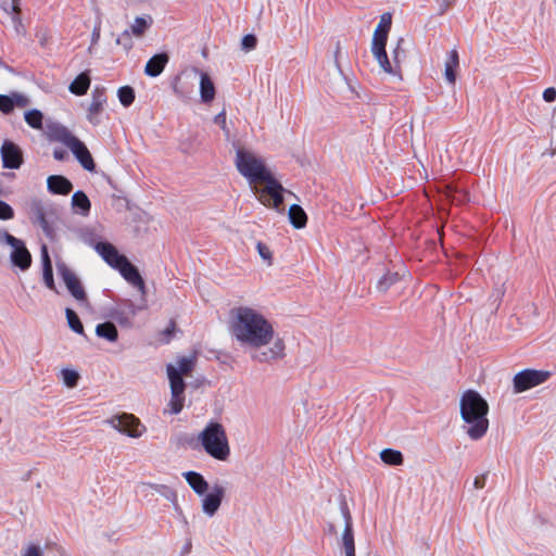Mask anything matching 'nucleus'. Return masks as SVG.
<instances>
[{"mask_svg": "<svg viewBox=\"0 0 556 556\" xmlns=\"http://www.w3.org/2000/svg\"><path fill=\"white\" fill-rule=\"evenodd\" d=\"M230 333L260 364H271L286 356V342L274 324L258 309L239 306L232 311Z\"/></svg>", "mask_w": 556, "mask_h": 556, "instance_id": "obj_1", "label": "nucleus"}, {"mask_svg": "<svg viewBox=\"0 0 556 556\" xmlns=\"http://www.w3.org/2000/svg\"><path fill=\"white\" fill-rule=\"evenodd\" d=\"M463 430L471 440H479L489 429V404L475 390L465 391L459 400Z\"/></svg>", "mask_w": 556, "mask_h": 556, "instance_id": "obj_2", "label": "nucleus"}, {"mask_svg": "<svg viewBox=\"0 0 556 556\" xmlns=\"http://www.w3.org/2000/svg\"><path fill=\"white\" fill-rule=\"evenodd\" d=\"M194 366V357H178L175 364H168L166 367L169 380L170 399L167 403L164 414L177 415L185 406V389L186 383L184 376H189Z\"/></svg>", "mask_w": 556, "mask_h": 556, "instance_id": "obj_3", "label": "nucleus"}, {"mask_svg": "<svg viewBox=\"0 0 556 556\" xmlns=\"http://www.w3.org/2000/svg\"><path fill=\"white\" fill-rule=\"evenodd\" d=\"M204 452L212 458L219 462H227L231 450L224 426L216 421L208 422L198 434Z\"/></svg>", "mask_w": 556, "mask_h": 556, "instance_id": "obj_4", "label": "nucleus"}, {"mask_svg": "<svg viewBox=\"0 0 556 556\" xmlns=\"http://www.w3.org/2000/svg\"><path fill=\"white\" fill-rule=\"evenodd\" d=\"M235 151V166L239 174L247 179L249 186H254L255 182L265 178L271 172L265 160L256 152L242 146H236Z\"/></svg>", "mask_w": 556, "mask_h": 556, "instance_id": "obj_5", "label": "nucleus"}, {"mask_svg": "<svg viewBox=\"0 0 556 556\" xmlns=\"http://www.w3.org/2000/svg\"><path fill=\"white\" fill-rule=\"evenodd\" d=\"M250 188L263 205L277 211L283 210L285 189L271 172L268 173L265 178L255 182L254 186H250Z\"/></svg>", "mask_w": 556, "mask_h": 556, "instance_id": "obj_6", "label": "nucleus"}, {"mask_svg": "<svg viewBox=\"0 0 556 556\" xmlns=\"http://www.w3.org/2000/svg\"><path fill=\"white\" fill-rule=\"evenodd\" d=\"M105 422L116 431L134 439L142 437L147 430L140 419L129 413L114 415L106 419Z\"/></svg>", "mask_w": 556, "mask_h": 556, "instance_id": "obj_7", "label": "nucleus"}, {"mask_svg": "<svg viewBox=\"0 0 556 556\" xmlns=\"http://www.w3.org/2000/svg\"><path fill=\"white\" fill-rule=\"evenodd\" d=\"M551 377L547 370L523 369L517 372L513 378L514 393H522L534 387L544 383Z\"/></svg>", "mask_w": 556, "mask_h": 556, "instance_id": "obj_8", "label": "nucleus"}, {"mask_svg": "<svg viewBox=\"0 0 556 556\" xmlns=\"http://www.w3.org/2000/svg\"><path fill=\"white\" fill-rule=\"evenodd\" d=\"M392 24V15L386 12L380 16V21L374 31L370 51L375 59L386 62V45Z\"/></svg>", "mask_w": 556, "mask_h": 556, "instance_id": "obj_9", "label": "nucleus"}, {"mask_svg": "<svg viewBox=\"0 0 556 556\" xmlns=\"http://www.w3.org/2000/svg\"><path fill=\"white\" fill-rule=\"evenodd\" d=\"M0 241L5 242L11 247L10 258L13 265L17 266L22 270L29 268L31 264V255L22 240L15 238L9 232H2L0 233Z\"/></svg>", "mask_w": 556, "mask_h": 556, "instance_id": "obj_10", "label": "nucleus"}, {"mask_svg": "<svg viewBox=\"0 0 556 556\" xmlns=\"http://www.w3.org/2000/svg\"><path fill=\"white\" fill-rule=\"evenodd\" d=\"M56 269L72 296L88 307L87 294L77 275L64 262H56Z\"/></svg>", "mask_w": 556, "mask_h": 556, "instance_id": "obj_11", "label": "nucleus"}, {"mask_svg": "<svg viewBox=\"0 0 556 556\" xmlns=\"http://www.w3.org/2000/svg\"><path fill=\"white\" fill-rule=\"evenodd\" d=\"M403 39L397 41L396 47L392 51V61L389 60L388 54L386 53V62L379 59H375L381 71L388 75L396 76L399 79H402V70L401 64L406 58L405 50L402 48Z\"/></svg>", "mask_w": 556, "mask_h": 556, "instance_id": "obj_12", "label": "nucleus"}, {"mask_svg": "<svg viewBox=\"0 0 556 556\" xmlns=\"http://www.w3.org/2000/svg\"><path fill=\"white\" fill-rule=\"evenodd\" d=\"M225 496V488L220 484H214L201 496V508L205 516L213 517L219 509Z\"/></svg>", "mask_w": 556, "mask_h": 556, "instance_id": "obj_13", "label": "nucleus"}, {"mask_svg": "<svg viewBox=\"0 0 556 556\" xmlns=\"http://www.w3.org/2000/svg\"><path fill=\"white\" fill-rule=\"evenodd\" d=\"M28 215L33 224L38 225L47 236H52L53 228L48 219L47 210L40 200H31Z\"/></svg>", "mask_w": 556, "mask_h": 556, "instance_id": "obj_14", "label": "nucleus"}, {"mask_svg": "<svg viewBox=\"0 0 556 556\" xmlns=\"http://www.w3.org/2000/svg\"><path fill=\"white\" fill-rule=\"evenodd\" d=\"M344 529L340 535V541L345 556H355V542L353 532V520L346 507L342 508Z\"/></svg>", "mask_w": 556, "mask_h": 556, "instance_id": "obj_15", "label": "nucleus"}, {"mask_svg": "<svg viewBox=\"0 0 556 556\" xmlns=\"http://www.w3.org/2000/svg\"><path fill=\"white\" fill-rule=\"evenodd\" d=\"M106 103V96L102 90H94L92 92L91 102L87 109V119L93 126H98L101 122V115L104 111Z\"/></svg>", "mask_w": 556, "mask_h": 556, "instance_id": "obj_16", "label": "nucleus"}, {"mask_svg": "<svg viewBox=\"0 0 556 556\" xmlns=\"http://www.w3.org/2000/svg\"><path fill=\"white\" fill-rule=\"evenodd\" d=\"M3 167L16 169L23 163L21 149L11 141H4L1 147Z\"/></svg>", "mask_w": 556, "mask_h": 556, "instance_id": "obj_17", "label": "nucleus"}, {"mask_svg": "<svg viewBox=\"0 0 556 556\" xmlns=\"http://www.w3.org/2000/svg\"><path fill=\"white\" fill-rule=\"evenodd\" d=\"M94 250L100 254L105 263L114 269H117L122 263L127 260L126 256L119 254L117 249L109 242H98L94 245Z\"/></svg>", "mask_w": 556, "mask_h": 556, "instance_id": "obj_18", "label": "nucleus"}, {"mask_svg": "<svg viewBox=\"0 0 556 556\" xmlns=\"http://www.w3.org/2000/svg\"><path fill=\"white\" fill-rule=\"evenodd\" d=\"M117 270L125 280L136 287L140 292L144 293V281L138 269L128 260L124 261Z\"/></svg>", "mask_w": 556, "mask_h": 556, "instance_id": "obj_19", "label": "nucleus"}, {"mask_svg": "<svg viewBox=\"0 0 556 556\" xmlns=\"http://www.w3.org/2000/svg\"><path fill=\"white\" fill-rule=\"evenodd\" d=\"M117 270L125 280L136 287L140 292L144 293V281L138 269L128 260L124 261Z\"/></svg>", "mask_w": 556, "mask_h": 556, "instance_id": "obj_20", "label": "nucleus"}, {"mask_svg": "<svg viewBox=\"0 0 556 556\" xmlns=\"http://www.w3.org/2000/svg\"><path fill=\"white\" fill-rule=\"evenodd\" d=\"M49 138L53 141L63 143L68 149H72V147H74L79 140L70 129L62 125L51 127L49 130Z\"/></svg>", "mask_w": 556, "mask_h": 556, "instance_id": "obj_21", "label": "nucleus"}, {"mask_svg": "<svg viewBox=\"0 0 556 556\" xmlns=\"http://www.w3.org/2000/svg\"><path fill=\"white\" fill-rule=\"evenodd\" d=\"M194 74L200 77V96L201 100L205 103H210L215 98V86L207 73L202 72L198 68L192 70Z\"/></svg>", "mask_w": 556, "mask_h": 556, "instance_id": "obj_22", "label": "nucleus"}, {"mask_svg": "<svg viewBox=\"0 0 556 556\" xmlns=\"http://www.w3.org/2000/svg\"><path fill=\"white\" fill-rule=\"evenodd\" d=\"M182 477L186 479L192 491L199 496H203L210 490L208 482L197 471L190 470L182 472Z\"/></svg>", "mask_w": 556, "mask_h": 556, "instance_id": "obj_23", "label": "nucleus"}, {"mask_svg": "<svg viewBox=\"0 0 556 556\" xmlns=\"http://www.w3.org/2000/svg\"><path fill=\"white\" fill-rule=\"evenodd\" d=\"M73 154L75 155V157L77 159V161L80 163V165L88 172H94L96 169V164L93 162V159L89 152V150L87 149V147L85 146V143L80 140H78V142L72 147V149H70Z\"/></svg>", "mask_w": 556, "mask_h": 556, "instance_id": "obj_24", "label": "nucleus"}, {"mask_svg": "<svg viewBox=\"0 0 556 556\" xmlns=\"http://www.w3.org/2000/svg\"><path fill=\"white\" fill-rule=\"evenodd\" d=\"M47 187L51 193L54 194H68L72 189V182L61 175H51L47 179Z\"/></svg>", "mask_w": 556, "mask_h": 556, "instance_id": "obj_25", "label": "nucleus"}, {"mask_svg": "<svg viewBox=\"0 0 556 556\" xmlns=\"http://www.w3.org/2000/svg\"><path fill=\"white\" fill-rule=\"evenodd\" d=\"M153 23V18L150 15L138 16L131 23L129 29L123 33V37L134 35L135 37H141L150 28Z\"/></svg>", "mask_w": 556, "mask_h": 556, "instance_id": "obj_26", "label": "nucleus"}, {"mask_svg": "<svg viewBox=\"0 0 556 556\" xmlns=\"http://www.w3.org/2000/svg\"><path fill=\"white\" fill-rule=\"evenodd\" d=\"M168 62V55L166 53H159L153 55L146 64L144 73L150 77L159 76L165 65Z\"/></svg>", "mask_w": 556, "mask_h": 556, "instance_id": "obj_27", "label": "nucleus"}, {"mask_svg": "<svg viewBox=\"0 0 556 556\" xmlns=\"http://www.w3.org/2000/svg\"><path fill=\"white\" fill-rule=\"evenodd\" d=\"M459 66V58L456 49L448 52L444 64V77L450 85L456 81V70Z\"/></svg>", "mask_w": 556, "mask_h": 556, "instance_id": "obj_28", "label": "nucleus"}, {"mask_svg": "<svg viewBox=\"0 0 556 556\" xmlns=\"http://www.w3.org/2000/svg\"><path fill=\"white\" fill-rule=\"evenodd\" d=\"M27 104V99L20 94H13L12 97L0 94V111L8 114L13 111L14 106H24Z\"/></svg>", "mask_w": 556, "mask_h": 556, "instance_id": "obj_29", "label": "nucleus"}, {"mask_svg": "<svg viewBox=\"0 0 556 556\" xmlns=\"http://www.w3.org/2000/svg\"><path fill=\"white\" fill-rule=\"evenodd\" d=\"M72 205L79 214L84 216L88 215L91 207V203L88 197L83 191H76L72 195Z\"/></svg>", "mask_w": 556, "mask_h": 556, "instance_id": "obj_30", "label": "nucleus"}, {"mask_svg": "<svg viewBox=\"0 0 556 556\" xmlns=\"http://www.w3.org/2000/svg\"><path fill=\"white\" fill-rule=\"evenodd\" d=\"M96 333L98 337L103 338L110 342H115L118 338L117 328L111 321L99 324L96 327Z\"/></svg>", "mask_w": 556, "mask_h": 556, "instance_id": "obj_31", "label": "nucleus"}, {"mask_svg": "<svg viewBox=\"0 0 556 556\" xmlns=\"http://www.w3.org/2000/svg\"><path fill=\"white\" fill-rule=\"evenodd\" d=\"M289 218L291 224L298 229L305 227L307 222L306 213L300 205L296 204H293L289 207Z\"/></svg>", "mask_w": 556, "mask_h": 556, "instance_id": "obj_32", "label": "nucleus"}, {"mask_svg": "<svg viewBox=\"0 0 556 556\" xmlns=\"http://www.w3.org/2000/svg\"><path fill=\"white\" fill-rule=\"evenodd\" d=\"M90 86V78L86 73L78 75L70 85V91L77 96H83L87 92Z\"/></svg>", "mask_w": 556, "mask_h": 556, "instance_id": "obj_33", "label": "nucleus"}, {"mask_svg": "<svg viewBox=\"0 0 556 556\" xmlns=\"http://www.w3.org/2000/svg\"><path fill=\"white\" fill-rule=\"evenodd\" d=\"M59 378L61 379L65 387L73 389L78 384L80 375L76 369L65 367L60 370Z\"/></svg>", "mask_w": 556, "mask_h": 556, "instance_id": "obj_34", "label": "nucleus"}, {"mask_svg": "<svg viewBox=\"0 0 556 556\" xmlns=\"http://www.w3.org/2000/svg\"><path fill=\"white\" fill-rule=\"evenodd\" d=\"M380 458L384 464L399 466L404 462L403 455L400 451L386 448L380 452Z\"/></svg>", "mask_w": 556, "mask_h": 556, "instance_id": "obj_35", "label": "nucleus"}, {"mask_svg": "<svg viewBox=\"0 0 556 556\" xmlns=\"http://www.w3.org/2000/svg\"><path fill=\"white\" fill-rule=\"evenodd\" d=\"M0 4L2 11L7 13L12 18V22L15 24L16 31H20L21 21L18 17L20 8L17 5V2H0Z\"/></svg>", "mask_w": 556, "mask_h": 556, "instance_id": "obj_36", "label": "nucleus"}, {"mask_svg": "<svg viewBox=\"0 0 556 556\" xmlns=\"http://www.w3.org/2000/svg\"><path fill=\"white\" fill-rule=\"evenodd\" d=\"M25 122L35 129L42 128V113L38 110H30L25 113Z\"/></svg>", "mask_w": 556, "mask_h": 556, "instance_id": "obj_37", "label": "nucleus"}, {"mask_svg": "<svg viewBox=\"0 0 556 556\" xmlns=\"http://www.w3.org/2000/svg\"><path fill=\"white\" fill-rule=\"evenodd\" d=\"M65 315L70 328L76 333H83L84 327L77 314L72 308H66Z\"/></svg>", "mask_w": 556, "mask_h": 556, "instance_id": "obj_38", "label": "nucleus"}, {"mask_svg": "<svg viewBox=\"0 0 556 556\" xmlns=\"http://www.w3.org/2000/svg\"><path fill=\"white\" fill-rule=\"evenodd\" d=\"M117 97H118V100L119 102L124 105V106H129L134 100H135V91L131 87L129 86H124V87H121L118 90H117Z\"/></svg>", "mask_w": 556, "mask_h": 556, "instance_id": "obj_39", "label": "nucleus"}, {"mask_svg": "<svg viewBox=\"0 0 556 556\" xmlns=\"http://www.w3.org/2000/svg\"><path fill=\"white\" fill-rule=\"evenodd\" d=\"M256 250L258 252V255L262 257L263 261L267 263V265H271L273 263V255L270 249L263 242L256 243Z\"/></svg>", "mask_w": 556, "mask_h": 556, "instance_id": "obj_40", "label": "nucleus"}, {"mask_svg": "<svg viewBox=\"0 0 556 556\" xmlns=\"http://www.w3.org/2000/svg\"><path fill=\"white\" fill-rule=\"evenodd\" d=\"M399 279L397 274H388L382 277L378 282V289L381 291H386L392 283H394Z\"/></svg>", "mask_w": 556, "mask_h": 556, "instance_id": "obj_41", "label": "nucleus"}, {"mask_svg": "<svg viewBox=\"0 0 556 556\" xmlns=\"http://www.w3.org/2000/svg\"><path fill=\"white\" fill-rule=\"evenodd\" d=\"M14 217L13 208L4 201L0 200V219L9 220Z\"/></svg>", "mask_w": 556, "mask_h": 556, "instance_id": "obj_42", "label": "nucleus"}, {"mask_svg": "<svg viewBox=\"0 0 556 556\" xmlns=\"http://www.w3.org/2000/svg\"><path fill=\"white\" fill-rule=\"evenodd\" d=\"M256 42H257L256 37L252 34H249L242 38L241 47L244 51H251V50L255 49Z\"/></svg>", "mask_w": 556, "mask_h": 556, "instance_id": "obj_43", "label": "nucleus"}, {"mask_svg": "<svg viewBox=\"0 0 556 556\" xmlns=\"http://www.w3.org/2000/svg\"><path fill=\"white\" fill-rule=\"evenodd\" d=\"M214 123L218 125L223 131L225 132L226 137L229 136V128L227 126V118H226V112L222 111L214 117Z\"/></svg>", "mask_w": 556, "mask_h": 556, "instance_id": "obj_44", "label": "nucleus"}, {"mask_svg": "<svg viewBox=\"0 0 556 556\" xmlns=\"http://www.w3.org/2000/svg\"><path fill=\"white\" fill-rule=\"evenodd\" d=\"M43 281L46 283V286L50 289V290H53L55 291V283H54V280H53V270H52V267H47V268H43Z\"/></svg>", "mask_w": 556, "mask_h": 556, "instance_id": "obj_45", "label": "nucleus"}, {"mask_svg": "<svg viewBox=\"0 0 556 556\" xmlns=\"http://www.w3.org/2000/svg\"><path fill=\"white\" fill-rule=\"evenodd\" d=\"M22 556H42V549L39 545L29 544L24 548Z\"/></svg>", "mask_w": 556, "mask_h": 556, "instance_id": "obj_46", "label": "nucleus"}, {"mask_svg": "<svg viewBox=\"0 0 556 556\" xmlns=\"http://www.w3.org/2000/svg\"><path fill=\"white\" fill-rule=\"evenodd\" d=\"M543 99L546 102H554L556 100V89L548 87L543 91Z\"/></svg>", "mask_w": 556, "mask_h": 556, "instance_id": "obj_47", "label": "nucleus"}, {"mask_svg": "<svg viewBox=\"0 0 556 556\" xmlns=\"http://www.w3.org/2000/svg\"><path fill=\"white\" fill-rule=\"evenodd\" d=\"M41 258H42L43 268L52 267L51 260H50V256L48 254V250H47L46 245H43L41 248Z\"/></svg>", "mask_w": 556, "mask_h": 556, "instance_id": "obj_48", "label": "nucleus"}, {"mask_svg": "<svg viewBox=\"0 0 556 556\" xmlns=\"http://www.w3.org/2000/svg\"><path fill=\"white\" fill-rule=\"evenodd\" d=\"M53 157L58 161H63L66 157V152L63 149H55L53 151Z\"/></svg>", "mask_w": 556, "mask_h": 556, "instance_id": "obj_49", "label": "nucleus"}, {"mask_svg": "<svg viewBox=\"0 0 556 556\" xmlns=\"http://www.w3.org/2000/svg\"><path fill=\"white\" fill-rule=\"evenodd\" d=\"M485 485V478L484 477H477L473 481V486L476 489H482Z\"/></svg>", "mask_w": 556, "mask_h": 556, "instance_id": "obj_50", "label": "nucleus"}, {"mask_svg": "<svg viewBox=\"0 0 556 556\" xmlns=\"http://www.w3.org/2000/svg\"><path fill=\"white\" fill-rule=\"evenodd\" d=\"M99 38H100V33H99V30H94V31L92 33V42H93V43H94V42H97V41L99 40Z\"/></svg>", "mask_w": 556, "mask_h": 556, "instance_id": "obj_51", "label": "nucleus"}, {"mask_svg": "<svg viewBox=\"0 0 556 556\" xmlns=\"http://www.w3.org/2000/svg\"><path fill=\"white\" fill-rule=\"evenodd\" d=\"M5 67L3 60L0 58V68Z\"/></svg>", "mask_w": 556, "mask_h": 556, "instance_id": "obj_52", "label": "nucleus"}, {"mask_svg": "<svg viewBox=\"0 0 556 556\" xmlns=\"http://www.w3.org/2000/svg\"><path fill=\"white\" fill-rule=\"evenodd\" d=\"M329 531H330L331 533H332V532H334V530H333V527H332V526H330V527H329Z\"/></svg>", "mask_w": 556, "mask_h": 556, "instance_id": "obj_53", "label": "nucleus"}]
</instances>
